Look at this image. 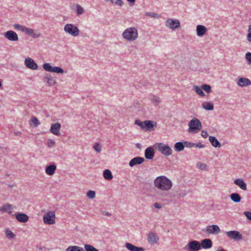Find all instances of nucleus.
Instances as JSON below:
<instances>
[{
  "instance_id": "nucleus-38",
  "label": "nucleus",
  "mask_w": 251,
  "mask_h": 251,
  "mask_svg": "<svg viewBox=\"0 0 251 251\" xmlns=\"http://www.w3.org/2000/svg\"><path fill=\"white\" fill-rule=\"evenodd\" d=\"M84 247L85 251H99L92 245L89 244H85Z\"/></svg>"
},
{
  "instance_id": "nucleus-34",
  "label": "nucleus",
  "mask_w": 251,
  "mask_h": 251,
  "mask_svg": "<svg viewBox=\"0 0 251 251\" xmlns=\"http://www.w3.org/2000/svg\"><path fill=\"white\" fill-rule=\"evenodd\" d=\"M46 79L47 82L50 86H53L56 84V82L55 78L50 75H47Z\"/></svg>"
},
{
  "instance_id": "nucleus-23",
  "label": "nucleus",
  "mask_w": 251,
  "mask_h": 251,
  "mask_svg": "<svg viewBox=\"0 0 251 251\" xmlns=\"http://www.w3.org/2000/svg\"><path fill=\"white\" fill-rule=\"evenodd\" d=\"M126 247L130 251H144L145 249L142 247H138L129 243L125 244Z\"/></svg>"
},
{
  "instance_id": "nucleus-31",
  "label": "nucleus",
  "mask_w": 251,
  "mask_h": 251,
  "mask_svg": "<svg viewBox=\"0 0 251 251\" xmlns=\"http://www.w3.org/2000/svg\"><path fill=\"white\" fill-rule=\"evenodd\" d=\"M156 125V123L151 121H145V129L148 130L153 128L154 126Z\"/></svg>"
},
{
  "instance_id": "nucleus-5",
  "label": "nucleus",
  "mask_w": 251,
  "mask_h": 251,
  "mask_svg": "<svg viewBox=\"0 0 251 251\" xmlns=\"http://www.w3.org/2000/svg\"><path fill=\"white\" fill-rule=\"evenodd\" d=\"M65 32L72 36H77L79 34L80 30L78 27L73 24H67L64 27Z\"/></svg>"
},
{
  "instance_id": "nucleus-8",
  "label": "nucleus",
  "mask_w": 251,
  "mask_h": 251,
  "mask_svg": "<svg viewBox=\"0 0 251 251\" xmlns=\"http://www.w3.org/2000/svg\"><path fill=\"white\" fill-rule=\"evenodd\" d=\"M165 25L172 29L175 30L180 27V22L178 20H173L172 19H168L165 23Z\"/></svg>"
},
{
  "instance_id": "nucleus-25",
  "label": "nucleus",
  "mask_w": 251,
  "mask_h": 251,
  "mask_svg": "<svg viewBox=\"0 0 251 251\" xmlns=\"http://www.w3.org/2000/svg\"><path fill=\"white\" fill-rule=\"evenodd\" d=\"M154 151L152 147L147 148L145 151V157L148 159H151L154 156Z\"/></svg>"
},
{
  "instance_id": "nucleus-14",
  "label": "nucleus",
  "mask_w": 251,
  "mask_h": 251,
  "mask_svg": "<svg viewBox=\"0 0 251 251\" xmlns=\"http://www.w3.org/2000/svg\"><path fill=\"white\" fill-rule=\"evenodd\" d=\"M61 128V125L59 123H56L52 124L50 128V132L56 136L60 135V129Z\"/></svg>"
},
{
  "instance_id": "nucleus-36",
  "label": "nucleus",
  "mask_w": 251,
  "mask_h": 251,
  "mask_svg": "<svg viewBox=\"0 0 251 251\" xmlns=\"http://www.w3.org/2000/svg\"><path fill=\"white\" fill-rule=\"evenodd\" d=\"M6 237L9 239H12L15 238V234L9 229H7L5 230Z\"/></svg>"
},
{
  "instance_id": "nucleus-56",
  "label": "nucleus",
  "mask_w": 251,
  "mask_h": 251,
  "mask_svg": "<svg viewBox=\"0 0 251 251\" xmlns=\"http://www.w3.org/2000/svg\"><path fill=\"white\" fill-rule=\"evenodd\" d=\"M101 213L103 216H109L110 215V214L108 212H106L104 211H102Z\"/></svg>"
},
{
  "instance_id": "nucleus-33",
  "label": "nucleus",
  "mask_w": 251,
  "mask_h": 251,
  "mask_svg": "<svg viewBox=\"0 0 251 251\" xmlns=\"http://www.w3.org/2000/svg\"><path fill=\"white\" fill-rule=\"evenodd\" d=\"M66 251H84V249L79 246H70L66 249Z\"/></svg>"
},
{
  "instance_id": "nucleus-13",
  "label": "nucleus",
  "mask_w": 251,
  "mask_h": 251,
  "mask_svg": "<svg viewBox=\"0 0 251 251\" xmlns=\"http://www.w3.org/2000/svg\"><path fill=\"white\" fill-rule=\"evenodd\" d=\"M24 32L33 38H37L41 36V34L39 32L37 31H35L33 29L26 27V26Z\"/></svg>"
},
{
  "instance_id": "nucleus-54",
  "label": "nucleus",
  "mask_w": 251,
  "mask_h": 251,
  "mask_svg": "<svg viewBox=\"0 0 251 251\" xmlns=\"http://www.w3.org/2000/svg\"><path fill=\"white\" fill-rule=\"evenodd\" d=\"M201 136L203 138H206L208 136L207 131L204 130H202L201 132Z\"/></svg>"
},
{
  "instance_id": "nucleus-18",
  "label": "nucleus",
  "mask_w": 251,
  "mask_h": 251,
  "mask_svg": "<svg viewBox=\"0 0 251 251\" xmlns=\"http://www.w3.org/2000/svg\"><path fill=\"white\" fill-rule=\"evenodd\" d=\"M15 218L18 222L21 223H26L29 219L28 215L21 213H17L15 214Z\"/></svg>"
},
{
  "instance_id": "nucleus-48",
  "label": "nucleus",
  "mask_w": 251,
  "mask_h": 251,
  "mask_svg": "<svg viewBox=\"0 0 251 251\" xmlns=\"http://www.w3.org/2000/svg\"><path fill=\"white\" fill-rule=\"evenodd\" d=\"M184 147H186L187 148H193L195 146V144L191 142L185 141L184 143Z\"/></svg>"
},
{
  "instance_id": "nucleus-49",
  "label": "nucleus",
  "mask_w": 251,
  "mask_h": 251,
  "mask_svg": "<svg viewBox=\"0 0 251 251\" xmlns=\"http://www.w3.org/2000/svg\"><path fill=\"white\" fill-rule=\"evenodd\" d=\"M245 58L248 61L249 64H251V53L247 52L245 55Z\"/></svg>"
},
{
  "instance_id": "nucleus-57",
  "label": "nucleus",
  "mask_w": 251,
  "mask_h": 251,
  "mask_svg": "<svg viewBox=\"0 0 251 251\" xmlns=\"http://www.w3.org/2000/svg\"><path fill=\"white\" fill-rule=\"evenodd\" d=\"M247 39L249 42H251V33H249L247 36Z\"/></svg>"
},
{
  "instance_id": "nucleus-60",
  "label": "nucleus",
  "mask_w": 251,
  "mask_h": 251,
  "mask_svg": "<svg viewBox=\"0 0 251 251\" xmlns=\"http://www.w3.org/2000/svg\"><path fill=\"white\" fill-rule=\"evenodd\" d=\"M21 133V132H19L18 131V132H15V134L16 135H18L20 134Z\"/></svg>"
},
{
  "instance_id": "nucleus-61",
  "label": "nucleus",
  "mask_w": 251,
  "mask_h": 251,
  "mask_svg": "<svg viewBox=\"0 0 251 251\" xmlns=\"http://www.w3.org/2000/svg\"><path fill=\"white\" fill-rule=\"evenodd\" d=\"M226 251V250H224V249H222V250H220V251Z\"/></svg>"
},
{
  "instance_id": "nucleus-4",
  "label": "nucleus",
  "mask_w": 251,
  "mask_h": 251,
  "mask_svg": "<svg viewBox=\"0 0 251 251\" xmlns=\"http://www.w3.org/2000/svg\"><path fill=\"white\" fill-rule=\"evenodd\" d=\"M44 223L47 225H52L55 224L56 216L54 211H49L45 213L43 217Z\"/></svg>"
},
{
  "instance_id": "nucleus-40",
  "label": "nucleus",
  "mask_w": 251,
  "mask_h": 251,
  "mask_svg": "<svg viewBox=\"0 0 251 251\" xmlns=\"http://www.w3.org/2000/svg\"><path fill=\"white\" fill-rule=\"evenodd\" d=\"M86 196L88 199H94L96 197V193L94 191L89 190L87 192Z\"/></svg>"
},
{
  "instance_id": "nucleus-62",
  "label": "nucleus",
  "mask_w": 251,
  "mask_h": 251,
  "mask_svg": "<svg viewBox=\"0 0 251 251\" xmlns=\"http://www.w3.org/2000/svg\"><path fill=\"white\" fill-rule=\"evenodd\" d=\"M110 178H111V179L112 178V174H111V176H110Z\"/></svg>"
},
{
  "instance_id": "nucleus-53",
  "label": "nucleus",
  "mask_w": 251,
  "mask_h": 251,
  "mask_svg": "<svg viewBox=\"0 0 251 251\" xmlns=\"http://www.w3.org/2000/svg\"><path fill=\"white\" fill-rule=\"evenodd\" d=\"M153 205L154 207L156 209H161L163 206V204L158 202H155Z\"/></svg>"
},
{
  "instance_id": "nucleus-41",
  "label": "nucleus",
  "mask_w": 251,
  "mask_h": 251,
  "mask_svg": "<svg viewBox=\"0 0 251 251\" xmlns=\"http://www.w3.org/2000/svg\"><path fill=\"white\" fill-rule=\"evenodd\" d=\"M101 146L98 143H95L93 146V149L98 153H100L101 151Z\"/></svg>"
},
{
  "instance_id": "nucleus-26",
  "label": "nucleus",
  "mask_w": 251,
  "mask_h": 251,
  "mask_svg": "<svg viewBox=\"0 0 251 251\" xmlns=\"http://www.w3.org/2000/svg\"><path fill=\"white\" fill-rule=\"evenodd\" d=\"M201 247L206 249H210L212 246V242L209 239H205L201 241Z\"/></svg>"
},
{
  "instance_id": "nucleus-3",
  "label": "nucleus",
  "mask_w": 251,
  "mask_h": 251,
  "mask_svg": "<svg viewBox=\"0 0 251 251\" xmlns=\"http://www.w3.org/2000/svg\"><path fill=\"white\" fill-rule=\"evenodd\" d=\"M188 131L191 133H196L202 127L201 122L197 118L192 119L188 123Z\"/></svg>"
},
{
  "instance_id": "nucleus-7",
  "label": "nucleus",
  "mask_w": 251,
  "mask_h": 251,
  "mask_svg": "<svg viewBox=\"0 0 251 251\" xmlns=\"http://www.w3.org/2000/svg\"><path fill=\"white\" fill-rule=\"evenodd\" d=\"M43 69L49 72L55 73L56 74H63L64 70L59 67H52L50 63H45L43 65Z\"/></svg>"
},
{
  "instance_id": "nucleus-6",
  "label": "nucleus",
  "mask_w": 251,
  "mask_h": 251,
  "mask_svg": "<svg viewBox=\"0 0 251 251\" xmlns=\"http://www.w3.org/2000/svg\"><path fill=\"white\" fill-rule=\"evenodd\" d=\"M156 149L164 155L169 156L172 154V150L169 145L159 143L155 145Z\"/></svg>"
},
{
  "instance_id": "nucleus-16",
  "label": "nucleus",
  "mask_w": 251,
  "mask_h": 251,
  "mask_svg": "<svg viewBox=\"0 0 251 251\" xmlns=\"http://www.w3.org/2000/svg\"><path fill=\"white\" fill-rule=\"evenodd\" d=\"M56 169L57 167L55 164H50L49 165L46 166L45 172L48 176H52L54 174Z\"/></svg>"
},
{
  "instance_id": "nucleus-11",
  "label": "nucleus",
  "mask_w": 251,
  "mask_h": 251,
  "mask_svg": "<svg viewBox=\"0 0 251 251\" xmlns=\"http://www.w3.org/2000/svg\"><path fill=\"white\" fill-rule=\"evenodd\" d=\"M201 249V244L197 241H190L187 247L189 251H198Z\"/></svg>"
},
{
  "instance_id": "nucleus-1",
  "label": "nucleus",
  "mask_w": 251,
  "mask_h": 251,
  "mask_svg": "<svg viewBox=\"0 0 251 251\" xmlns=\"http://www.w3.org/2000/svg\"><path fill=\"white\" fill-rule=\"evenodd\" d=\"M154 186L162 192H168L173 187V182L169 178L165 176H157L154 180Z\"/></svg>"
},
{
  "instance_id": "nucleus-59",
  "label": "nucleus",
  "mask_w": 251,
  "mask_h": 251,
  "mask_svg": "<svg viewBox=\"0 0 251 251\" xmlns=\"http://www.w3.org/2000/svg\"><path fill=\"white\" fill-rule=\"evenodd\" d=\"M126 0L131 3H134L135 1V0Z\"/></svg>"
},
{
  "instance_id": "nucleus-46",
  "label": "nucleus",
  "mask_w": 251,
  "mask_h": 251,
  "mask_svg": "<svg viewBox=\"0 0 251 251\" xmlns=\"http://www.w3.org/2000/svg\"><path fill=\"white\" fill-rule=\"evenodd\" d=\"M135 124L139 126L142 129H145V121L142 122L137 120L135 121Z\"/></svg>"
},
{
  "instance_id": "nucleus-51",
  "label": "nucleus",
  "mask_w": 251,
  "mask_h": 251,
  "mask_svg": "<svg viewBox=\"0 0 251 251\" xmlns=\"http://www.w3.org/2000/svg\"><path fill=\"white\" fill-rule=\"evenodd\" d=\"M111 2L120 6H122L123 4V2L121 0H111Z\"/></svg>"
},
{
  "instance_id": "nucleus-2",
  "label": "nucleus",
  "mask_w": 251,
  "mask_h": 251,
  "mask_svg": "<svg viewBox=\"0 0 251 251\" xmlns=\"http://www.w3.org/2000/svg\"><path fill=\"white\" fill-rule=\"evenodd\" d=\"M122 36L126 41H135L138 37L137 29L135 27L127 28L123 32Z\"/></svg>"
},
{
  "instance_id": "nucleus-29",
  "label": "nucleus",
  "mask_w": 251,
  "mask_h": 251,
  "mask_svg": "<svg viewBox=\"0 0 251 251\" xmlns=\"http://www.w3.org/2000/svg\"><path fill=\"white\" fill-rule=\"evenodd\" d=\"M202 107L206 110H213L214 106L212 103L208 101H204L202 103Z\"/></svg>"
},
{
  "instance_id": "nucleus-30",
  "label": "nucleus",
  "mask_w": 251,
  "mask_h": 251,
  "mask_svg": "<svg viewBox=\"0 0 251 251\" xmlns=\"http://www.w3.org/2000/svg\"><path fill=\"white\" fill-rule=\"evenodd\" d=\"M29 124L31 126L35 127L38 126L40 124V123L36 117H33L30 120Z\"/></svg>"
},
{
  "instance_id": "nucleus-45",
  "label": "nucleus",
  "mask_w": 251,
  "mask_h": 251,
  "mask_svg": "<svg viewBox=\"0 0 251 251\" xmlns=\"http://www.w3.org/2000/svg\"><path fill=\"white\" fill-rule=\"evenodd\" d=\"M152 102L155 105H158L160 103V99L157 96H153L151 98Z\"/></svg>"
},
{
  "instance_id": "nucleus-42",
  "label": "nucleus",
  "mask_w": 251,
  "mask_h": 251,
  "mask_svg": "<svg viewBox=\"0 0 251 251\" xmlns=\"http://www.w3.org/2000/svg\"><path fill=\"white\" fill-rule=\"evenodd\" d=\"M14 27L15 29L21 31L23 32H24V31L25 27V26L19 25V24H15L14 25Z\"/></svg>"
},
{
  "instance_id": "nucleus-52",
  "label": "nucleus",
  "mask_w": 251,
  "mask_h": 251,
  "mask_svg": "<svg viewBox=\"0 0 251 251\" xmlns=\"http://www.w3.org/2000/svg\"><path fill=\"white\" fill-rule=\"evenodd\" d=\"M244 215L248 219L251 221V212L245 211Z\"/></svg>"
},
{
  "instance_id": "nucleus-44",
  "label": "nucleus",
  "mask_w": 251,
  "mask_h": 251,
  "mask_svg": "<svg viewBox=\"0 0 251 251\" xmlns=\"http://www.w3.org/2000/svg\"><path fill=\"white\" fill-rule=\"evenodd\" d=\"M103 177L105 179L109 180H110V170H105L103 174Z\"/></svg>"
},
{
  "instance_id": "nucleus-24",
  "label": "nucleus",
  "mask_w": 251,
  "mask_h": 251,
  "mask_svg": "<svg viewBox=\"0 0 251 251\" xmlns=\"http://www.w3.org/2000/svg\"><path fill=\"white\" fill-rule=\"evenodd\" d=\"M196 31L198 36H202L205 34L207 28L204 25H199L197 26Z\"/></svg>"
},
{
  "instance_id": "nucleus-15",
  "label": "nucleus",
  "mask_w": 251,
  "mask_h": 251,
  "mask_svg": "<svg viewBox=\"0 0 251 251\" xmlns=\"http://www.w3.org/2000/svg\"><path fill=\"white\" fill-rule=\"evenodd\" d=\"M221 229L219 226L216 225L209 226L207 227L206 232L208 234H217L220 233Z\"/></svg>"
},
{
  "instance_id": "nucleus-55",
  "label": "nucleus",
  "mask_w": 251,
  "mask_h": 251,
  "mask_svg": "<svg viewBox=\"0 0 251 251\" xmlns=\"http://www.w3.org/2000/svg\"><path fill=\"white\" fill-rule=\"evenodd\" d=\"M195 147L199 148H202L204 147V145L202 144L201 143H198L197 144H195Z\"/></svg>"
},
{
  "instance_id": "nucleus-17",
  "label": "nucleus",
  "mask_w": 251,
  "mask_h": 251,
  "mask_svg": "<svg viewBox=\"0 0 251 251\" xmlns=\"http://www.w3.org/2000/svg\"><path fill=\"white\" fill-rule=\"evenodd\" d=\"M145 159L143 157H135L132 159L129 162V165L130 167L142 164Z\"/></svg>"
},
{
  "instance_id": "nucleus-37",
  "label": "nucleus",
  "mask_w": 251,
  "mask_h": 251,
  "mask_svg": "<svg viewBox=\"0 0 251 251\" xmlns=\"http://www.w3.org/2000/svg\"><path fill=\"white\" fill-rule=\"evenodd\" d=\"M75 8L77 15H80L84 12V10L83 8L78 4H76L75 5Z\"/></svg>"
},
{
  "instance_id": "nucleus-20",
  "label": "nucleus",
  "mask_w": 251,
  "mask_h": 251,
  "mask_svg": "<svg viewBox=\"0 0 251 251\" xmlns=\"http://www.w3.org/2000/svg\"><path fill=\"white\" fill-rule=\"evenodd\" d=\"M149 243L152 244H156L157 243L159 238L158 236L154 233L151 232L149 233L147 238Z\"/></svg>"
},
{
  "instance_id": "nucleus-39",
  "label": "nucleus",
  "mask_w": 251,
  "mask_h": 251,
  "mask_svg": "<svg viewBox=\"0 0 251 251\" xmlns=\"http://www.w3.org/2000/svg\"><path fill=\"white\" fill-rule=\"evenodd\" d=\"M202 90H203L205 92L209 94L211 92V87L208 84H203L201 85Z\"/></svg>"
},
{
  "instance_id": "nucleus-22",
  "label": "nucleus",
  "mask_w": 251,
  "mask_h": 251,
  "mask_svg": "<svg viewBox=\"0 0 251 251\" xmlns=\"http://www.w3.org/2000/svg\"><path fill=\"white\" fill-rule=\"evenodd\" d=\"M237 84L240 87H245L251 85V81L247 78H239Z\"/></svg>"
},
{
  "instance_id": "nucleus-47",
  "label": "nucleus",
  "mask_w": 251,
  "mask_h": 251,
  "mask_svg": "<svg viewBox=\"0 0 251 251\" xmlns=\"http://www.w3.org/2000/svg\"><path fill=\"white\" fill-rule=\"evenodd\" d=\"M55 141L52 139H48L47 141V145L48 147H53L55 145Z\"/></svg>"
},
{
  "instance_id": "nucleus-35",
  "label": "nucleus",
  "mask_w": 251,
  "mask_h": 251,
  "mask_svg": "<svg viewBox=\"0 0 251 251\" xmlns=\"http://www.w3.org/2000/svg\"><path fill=\"white\" fill-rule=\"evenodd\" d=\"M175 150L177 151H181L184 149V143L181 142H177L174 146Z\"/></svg>"
},
{
  "instance_id": "nucleus-10",
  "label": "nucleus",
  "mask_w": 251,
  "mask_h": 251,
  "mask_svg": "<svg viewBox=\"0 0 251 251\" xmlns=\"http://www.w3.org/2000/svg\"><path fill=\"white\" fill-rule=\"evenodd\" d=\"M228 238L235 241L241 240L242 239V236L239 232L235 230H232L227 231L226 233Z\"/></svg>"
},
{
  "instance_id": "nucleus-58",
  "label": "nucleus",
  "mask_w": 251,
  "mask_h": 251,
  "mask_svg": "<svg viewBox=\"0 0 251 251\" xmlns=\"http://www.w3.org/2000/svg\"><path fill=\"white\" fill-rule=\"evenodd\" d=\"M248 31L249 33H251V25L249 26Z\"/></svg>"
},
{
  "instance_id": "nucleus-28",
  "label": "nucleus",
  "mask_w": 251,
  "mask_h": 251,
  "mask_svg": "<svg viewBox=\"0 0 251 251\" xmlns=\"http://www.w3.org/2000/svg\"><path fill=\"white\" fill-rule=\"evenodd\" d=\"M193 90L195 91L199 96L201 97H203L205 96V94L202 91L201 86L200 87L198 85H194L193 86Z\"/></svg>"
},
{
  "instance_id": "nucleus-21",
  "label": "nucleus",
  "mask_w": 251,
  "mask_h": 251,
  "mask_svg": "<svg viewBox=\"0 0 251 251\" xmlns=\"http://www.w3.org/2000/svg\"><path fill=\"white\" fill-rule=\"evenodd\" d=\"M13 208L12 204L6 203L0 207V211L11 214Z\"/></svg>"
},
{
  "instance_id": "nucleus-50",
  "label": "nucleus",
  "mask_w": 251,
  "mask_h": 251,
  "mask_svg": "<svg viewBox=\"0 0 251 251\" xmlns=\"http://www.w3.org/2000/svg\"><path fill=\"white\" fill-rule=\"evenodd\" d=\"M199 168L202 170H207V166L203 163H200L198 165Z\"/></svg>"
},
{
  "instance_id": "nucleus-19",
  "label": "nucleus",
  "mask_w": 251,
  "mask_h": 251,
  "mask_svg": "<svg viewBox=\"0 0 251 251\" xmlns=\"http://www.w3.org/2000/svg\"><path fill=\"white\" fill-rule=\"evenodd\" d=\"M234 183L238 186L241 189L246 191L247 190V184L242 178H237L234 180Z\"/></svg>"
},
{
  "instance_id": "nucleus-12",
  "label": "nucleus",
  "mask_w": 251,
  "mask_h": 251,
  "mask_svg": "<svg viewBox=\"0 0 251 251\" xmlns=\"http://www.w3.org/2000/svg\"><path fill=\"white\" fill-rule=\"evenodd\" d=\"M25 65L27 68L32 70H36L38 68L37 64L32 58L29 57L25 58Z\"/></svg>"
},
{
  "instance_id": "nucleus-9",
  "label": "nucleus",
  "mask_w": 251,
  "mask_h": 251,
  "mask_svg": "<svg viewBox=\"0 0 251 251\" xmlns=\"http://www.w3.org/2000/svg\"><path fill=\"white\" fill-rule=\"evenodd\" d=\"M4 37L9 41L16 42L19 40L18 34L13 30H8L3 33Z\"/></svg>"
},
{
  "instance_id": "nucleus-27",
  "label": "nucleus",
  "mask_w": 251,
  "mask_h": 251,
  "mask_svg": "<svg viewBox=\"0 0 251 251\" xmlns=\"http://www.w3.org/2000/svg\"><path fill=\"white\" fill-rule=\"evenodd\" d=\"M209 140L211 143V145L215 148H220L221 147V144L218 141V140L216 138V137L209 136Z\"/></svg>"
},
{
  "instance_id": "nucleus-43",
  "label": "nucleus",
  "mask_w": 251,
  "mask_h": 251,
  "mask_svg": "<svg viewBox=\"0 0 251 251\" xmlns=\"http://www.w3.org/2000/svg\"><path fill=\"white\" fill-rule=\"evenodd\" d=\"M145 15L154 18H159V15L155 13L146 12Z\"/></svg>"
},
{
  "instance_id": "nucleus-32",
  "label": "nucleus",
  "mask_w": 251,
  "mask_h": 251,
  "mask_svg": "<svg viewBox=\"0 0 251 251\" xmlns=\"http://www.w3.org/2000/svg\"><path fill=\"white\" fill-rule=\"evenodd\" d=\"M231 200L235 202H239L241 200V198L239 194L235 193L230 195Z\"/></svg>"
}]
</instances>
